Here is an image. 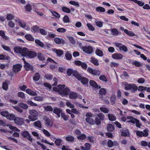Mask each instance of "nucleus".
<instances>
[{"label": "nucleus", "instance_id": "nucleus-55", "mask_svg": "<svg viewBox=\"0 0 150 150\" xmlns=\"http://www.w3.org/2000/svg\"><path fill=\"white\" fill-rule=\"evenodd\" d=\"M69 3L72 5L76 6L78 7L79 6V3L77 2H76L74 1H70L69 2Z\"/></svg>", "mask_w": 150, "mask_h": 150}, {"label": "nucleus", "instance_id": "nucleus-22", "mask_svg": "<svg viewBox=\"0 0 150 150\" xmlns=\"http://www.w3.org/2000/svg\"><path fill=\"white\" fill-rule=\"evenodd\" d=\"M69 98L70 99H75L78 98L80 99L82 98V96L81 95L77 96V94H69Z\"/></svg>", "mask_w": 150, "mask_h": 150}, {"label": "nucleus", "instance_id": "nucleus-26", "mask_svg": "<svg viewBox=\"0 0 150 150\" xmlns=\"http://www.w3.org/2000/svg\"><path fill=\"white\" fill-rule=\"evenodd\" d=\"M90 85L95 88H97L98 86L96 83L93 80H91L89 81Z\"/></svg>", "mask_w": 150, "mask_h": 150}, {"label": "nucleus", "instance_id": "nucleus-5", "mask_svg": "<svg viewBox=\"0 0 150 150\" xmlns=\"http://www.w3.org/2000/svg\"><path fill=\"white\" fill-rule=\"evenodd\" d=\"M86 116V121L87 122L93 125L95 124V121L91 118L93 117V115L91 113H87Z\"/></svg>", "mask_w": 150, "mask_h": 150}, {"label": "nucleus", "instance_id": "nucleus-56", "mask_svg": "<svg viewBox=\"0 0 150 150\" xmlns=\"http://www.w3.org/2000/svg\"><path fill=\"white\" fill-rule=\"evenodd\" d=\"M146 87H144L140 86H139L138 87V89L137 90H138L139 91H143L146 90Z\"/></svg>", "mask_w": 150, "mask_h": 150}, {"label": "nucleus", "instance_id": "nucleus-33", "mask_svg": "<svg viewBox=\"0 0 150 150\" xmlns=\"http://www.w3.org/2000/svg\"><path fill=\"white\" fill-rule=\"evenodd\" d=\"M38 59L41 61H43L45 60V58L43 55L40 53H38Z\"/></svg>", "mask_w": 150, "mask_h": 150}, {"label": "nucleus", "instance_id": "nucleus-27", "mask_svg": "<svg viewBox=\"0 0 150 150\" xmlns=\"http://www.w3.org/2000/svg\"><path fill=\"white\" fill-rule=\"evenodd\" d=\"M73 75L75 76L77 79L79 80H80L81 77H82L80 74L76 71H74V72L73 73Z\"/></svg>", "mask_w": 150, "mask_h": 150}, {"label": "nucleus", "instance_id": "nucleus-59", "mask_svg": "<svg viewBox=\"0 0 150 150\" xmlns=\"http://www.w3.org/2000/svg\"><path fill=\"white\" fill-rule=\"evenodd\" d=\"M15 23L12 21H10L8 23V25L11 28H13L15 26Z\"/></svg>", "mask_w": 150, "mask_h": 150}, {"label": "nucleus", "instance_id": "nucleus-37", "mask_svg": "<svg viewBox=\"0 0 150 150\" xmlns=\"http://www.w3.org/2000/svg\"><path fill=\"white\" fill-rule=\"evenodd\" d=\"M95 52L96 54L98 56L101 57L103 55V53L102 51L99 49L96 50Z\"/></svg>", "mask_w": 150, "mask_h": 150}, {"label": "nucleus", "instance_id": "nucleus-13", "mask_svg": "<svg viewBox=\"0 0 150 150\" xmlns=\"http://www.w3.org/2000/svg\"><path fill=\"white\" fill-rule=\"evenodd\" d=\"M87 70L89 72L92 74L94 75H98L100 74V71L99 70H93L92 69L90 68H88Z\"/></svg>", "mask_w": 150, "mask_h": 150}, {"label": "nucleus", "instance_id": "nucleus-6", "mask_svg": "<svg viewBox=\"0 0 150 150\" xmlns=\"http://www.w3.org/2000/svg\"><path fill=\"white\" fill-rule=\"evenodd\" d=\"M149 130L146 129L143 131V132L140 131L135 130L134 132H136L137 136L139 137L147 136L148 135Z\"/></svg>", "mask_w": 150, "mask_h": 150}, {"label": "nucleus", "instance_id": "nucleus-63", "mask_svg": "<svg viewBox=\"0 0 150 150\" xmlns=\"http://www.w3.org/2000/svg\"><path fill=\"white\" fill-rule=\"evenodd\" d=\"M95 23L96 25L100 28L102 27L103 26V23L101 21H96Z\"/></svg>", "mask_w": 150, "mask_h": 150}, {"label": "nucleus", "instance_id": "nucleus-12", "mask_svg": "<svg viewBox=\"0 0 150 150\" xmlns=\"http://www.w3.org/2000/svg\"><path fill=\"white\" fill-rule=\"evenodd\" d=\"M74 64L76 65L81 66V67L84 69H86L87 68L86 64L84 62H82L80 61H75L74 62Z\"/></svg>", "mask_w": 150, "mask_h": 150}, {"label": "nucleus", "instance_id": "nucleus-35", "mask_svg": "<svg viewBox=\"0 0 150 150\" xmlns=\"http://www.w3.org/2000/svg\"><path fill=\"white\" fill-rule=\"evenodd\" d=\"M25 37L27 40L29 41H33L34 40V38L30 34L26 35Z\"/></svg>", "mask_w": 150, "mask_h": 150}, {"label": "nucleus", "instance_id": "nucleus-62", "mask_svg": "<svg viewBox=\"0 0 150 150\" xmlns=\"http://www.w3.org/2000/svg\"><path fill=\"white\" fill-rule=\"evenodd\" d=\"M61 116L65 121L67 120L69 118V116L64 113L61 114Z\"/></svg>", "mask_w": 150, "mask_h": 150}, {"label": "nucleus", "instance_id": "nucleus-54", "mask_svg": "<svg viewBox=\"0 0 150 150\" xmlns=\"http://www.w3.org/2000/svg\"><path fill=\"white\" fill-rule=\"evenodd\" d=\"M26 11L27 12H30L32 9V7L30 4L26 5L25 7Z\"/></svg>", "mask_w": 150, "mask_h": 150}, {"label": "nucleus", "instance_id": "nucleus-23", "mask_svg": "<svg viewBox=\"0 0 150 150\" xmlns=\"http://www.w3.org/2000/svg\"><path fill=\"white\" fill-rule=\"evenodd\" d=\"M124 32L127 35L130 36H135V34L132 31H129L127 29L124 30Z\"/></svg>", "mask_w": 150, "mask_h": 150}, {"label": "nucleus", "instance_id": "nucleus-42", "mask_svg": "<svg viewBox=\"0 0 150 150\" xmlns=\"http://www.w3.org/2000/svg\"><path fill=\"white\" fill-rule=\"evenodd\" d=\"M91 62L96 65H98L99 64L98 60L95 58H91Z\"/></svg>", "mask_w": 150, "mask_h": 150}, {"label": "nucleus", "instance_id": "nucleus-31", "mask_svg": "<svg viewBox=\"0 0 150 150\" xmlns=\"http://www.w3.org/2000/svg\"><path fill=\"white\" fill-rule=\"evenodd\" d=\"M54 41L57 44H59L62 42H64V40L62 39L57 38H55L54 39Z\"/></svg>", "mask_w": 150, "mask_h": 150}, {"label": "nucleus", "instance_id": "nucleus-60", "mask_svg": "<svg viewBox=\"0 0 150 150\" xmlns=\"http://www.w3.org/2000/svg\"><path fill=\"white\" fill-rule=\"evenodd\" d=\"M0 114L2 116L6 117L7 118L8 114V112L7 111H4L1 112Z\"/></svg>", "mask_w": 150, "mask_h": 150}, {"label": "nucleus", "instance_id": "nucleus-18", "mask_svg": "<svg viewBox=\"0 0 150 150\" xmlns=\"http://www.w3.org/2000/svg\"><path fill=\"white\" fill-rule=\"evenodd\" d=\"M36 55L37 53L36 52L30 51H28L27 56H28L30 58H33L36 56Z\"/></svg>", "mask_w": 150, "mask_h": 150}, {"label": "nucleus", "instance_id": "nucleus-21", "mask_svg": "<svg viewBox=\"0 0 150 150\" xmlns=\"http://www.w3.org/2000/svg\"><path fill=\"white\" fill-rule=\"evenodd\" d=\"M52 50L54 52L56 53L58 56H60L63 54V52L62 50H57L55 48L52 49Z\"/></svg>", "mask_w": 150, "mask_h": 150}, {"label": "nucleus", "instance_id": "nucleus-1", "mask_svg": "<svg viewBox=\"0 0 150 150\" xmlns=\"http://www.w3.org/2000/svg\"><path fill=\"white\" fill-rule=\"evenodd\" d=\"M14 51L17 53H20L22 55L24 56H27L28 50L26 47L21 48L18 47H15L14 48Z\"/></svg>", "mask_w": 150, "mask_h": 150}, {"label": "nucleus", "instance_id": "nucleus-15", "mask_svg": "<svg viewBox=\"0 0 150 150\" xmlns=\"http://www.w3.org/2000/svg\"><path fill=\"white\" fill-rule=\"evenodd\" d=\"M65 86V85H59L57 86V87H54L53 88V90L57 92L62 91V88H64Z\"/></svg>", "mask_w": 150, "mask_h": 150}, {"label": "nucleus", "instance_id": "nucleus-2", "mask_svg": "<svg viewBox=\"0 0 150 150\" xmlns=\"http://www.w3.org/2000/svg\"><path fill=\"white\" fill-rule=\"evenodd\" d=\"M122 86L124 87L126 90L132 89L134 91H136L138 89V87L135 84H129L126 82H122Z\"/></svg>", "mask_w": 150, "mask_h": 150}, {"label": "nucleus", "instance_id": "nucleus-32", "mask_svg": "<svg viewBox=\"0 0 150 150\" xmlns=\"http://www.w3.org/2000/svg\"><path fill=\"white\" fill-rule=\"evenodd\" d=\"M109 119L111 121H113L116 120V117L112 114H108V115Z\"/></svg>", "mask_w": 150, "mask_h": 150}, {"label": "nucleus", "instance_id": "nucleus-39", "mask_svg": "<svg viewBox=\"0 0 150 150\" xmlns=\"http://www.w3.org/2000/svg\"><path fill=\"white\" fill-rule=\"evenodd\" d=\"M99 79L100 80L105 82H107L108 81L107 78L104 75H100Z\"/></svg>", "mask_w": 150, "mask_h": 150}, {"label": "nucleus", "instance_id": "nucleus-47", "mask_svg": "<svg viewBox=\"0 0 150 150\" xmlns=\"http://www.w3.org/2000/svg\"><path fill=\"white\" fill-rule=\"evenodd\" d=\"M66 138L67 141L69 142H72L74 139V137L70 135L66 137Z\"/></svg>", "mask_w": 150, "mask_h": 150}, {"label": "nucleus", "instance_id": "nucleus-16", "mask_svg": "<svg viewBox=\"0 0 150 150\" xmlns=\"http://www.w3.org/2000/svg\"><path fill=\"white\" fill-rule=\"evenodd\" d=\"M62 110L61 109L56 108L54 109L53 112L57 115L58 118L60 117V114L62 113Z\"/></svg>", "mask_w": 150, "mask_h": 150}, {"label": "nucleus", "instance_id": "nucleus-61", "mask_svg": "<svg viewBox=\"0 0 150 150\" xmlns=\"http://www.w3.org/2000/svg\"><path fill=\"white\" fill-rule=\"evenodd\" d=\"M57 32L60 33H65L66 30L65 29L63 28H59L57 29Z\"/></svg>", "mask_w": 150, "mask_h": 150}, {"label": "nucleus", "instance_id": "nucleus-41", "mask_svg": "<svg viewBox=\"0 0 150 150\" xmlns=\"http://www.w3.org/2000/svg\"><path fill=\"white\" fill-rule=\"evenodd\" d=\"M35 42L37 44L41 47H44V44L39 40H35Z\"/></svg>", "mask_w": 150, "mask_h": 150}, {"label": "nucleus", "instance_id": "nucleus-44", "mask_svg": "<svg viewBox=\"0 0 150 150\" xmlns=\"http://www.w3.org/2000/svg\"><path fill=\"white\" fill-rule=\"evenodd\" d=\"M111 31L112 33V34L114 35H117L119 34L118 31L116 29H111Z\"/></svg>", "mask_w": 150, "mask_h": 150}, {"label": "nucleus", "instance_id": "nucleus-38", "mask_svg": "<svg viewBox=\"0 0 150 150\" xmlns=\"http://www.w3.org/2000/svg\"><path fill=\"white\" fill-rule=\"evenodd\" d=\"M65 56L66 59L67 60H70L71 59V54L69 52H66Z\"/></svg>", "mask_w": 150, "mask_h": 150}, {"label": "nucleus", "instance_id": "nucleus-51", "mask_svg": "<svg viewBox=\"0 0 150 150\" xmlns=\"http://www.w3.org/2000/svg\"><path fill=\"white\" fill-rule=\"evenodd\" d=\"M67 37L69 41L72 44H75V41L73 37L70 36H68Z\"/></svg>", "mask_w": 150, "mask_h": 150}, {"label": "nucleus", "instance_id": "nucleus-3", "mask_svg": "<svg viewBox=\"0 0 150 150\" xmlns=\"http://www.w3.org/2000/svg\"><path fill=\"white\" fill-rule=\"evenodd\" d=\"M14 21L16 24H18L21 27L27 30H29L30 28L28 25H27L26 22L22 21L18 18L14 19Z\"/></svg>", "mask_w": 150, "mask_h": 150}, {"label": "nucleus", "instance_id": "nucleus-9", "mask_svg": "<svg viewBox=\"0 0 150 150\" xmlns=\"http://www.w3.org/2000/svg\"><path fill=\"white\" fill-rule=\"evenodd\" d=\"M14 122L17 125H21L24 123V119L23 118L16 117L14 119Z\"/></svg>", "mask_w": 150, "mask_h": 150}, {"label": "nucleus", "instance_id": "nucleus-49", "mask_svg": "<svg viewBox=\"0 0 150 150\" xmlns=\"http://www.w3.org/2000/svg\"><path fill=\"white\" fill-rule=\"evenodd\" d=\"M62 11L65 12H66L67 13H69L71 11V10L68 8H67V7H62Z\"/></svg>", "mask_w": 150, "mask_h": 150}, {"label": "nucleus", "instance_id": "nucleus-34", "mask_svg": "<svg viewBox=\"0 0 150 150\" xmlns=\"http://www.w3.org/2000/svg\"><path fill=\"white\" fill-rule=\"evenodd\" d=\"M40 78V76L39 74L38 73H36L35 75L33 77V80L35 81H38Z\"/></svg>", "mask_w": 150, "mask_h": 150}, {"label": "nucleus", "instance_id": "nucleus-53", "mask_svg": "<svg viewBox=\"0 0 150 150\" xmlns=\"http://www.w3.org/2000/svg\"><path fill=\"white\" fill-rule=\"evenodd\" d=\"M45 123L47 127H51L52 125V123L49 119H47L46 120Z\"/></svg>", "mask_w": 150, "mask_h": 150}, {"label": "nucleus", "instance_id": "nucleus-17", "mask_svg": "<svg viewBox=\"0 0 150 150\" xmlns=\"http://www.w3.org/2000/svg\"><path fill=\"white\" fill-rule=\"evenodd\" d=\"M112 57L114 59H122L123 58V55L120 54L116 53L113 54Z\"/></svg>", "mask_w": 150, "mask_h": 150}, {"label": "nucleus", "instance_id": "nucleus-46", "mask_svg": "<svg viewBox=\"0 0 150 150\" xmlns=\"http://www.w3.org/2000/svg\"><path fill=\"white\" fill-rule=\"evenodd\" d=\"M34 125L35 126L38 128H41L42 125L40 121H37L34 123Z\"/></svg>", "mask_w": 150, "mask_h": 150}, {"label": "nucleus", "instance_id": "nucleus-14", "mask_svg": "<svg viewBox=\"0 0 150 150\" xmlns=\"http://www.w3.org/2000/svg\"><path fill=\"white\" fill-rule=\"evenodd\" d=\"M121 134L122 136L123 137H128L129 136V130L128 129L124 130L121 129L120 130Z\"/></svg>", "mask_w": 150, "mask_h": 150}, {"label": "nucleus", "instance_id": "nucleus-10", "mask_svg": "<svg viewBox=\"0 0 150 150\" xmlns=\"http://www.w3.org/2000/svg\"><path fill=\"white\" fill-rule=\"evenodd\" d=\"M22 59L24 61V63L25 64L24 66L26 70L27 71H33V67L25 61L24 59Z\"/></svg>", "mask_w": 150, "mask_h": 150}, {"label": "nucleus", "instance_id": "nucleus-50", "mask_svg": "<svg viewBox=\"0 0 150 150\" xmlns=\"http://www.w3.org/2000/svg\"><path fill=\"white\" fill-rule=\"evenodd\" d=\"M19 106L25 109H26L28 108V106L26 104L22 103H21L19 104Z\"/></svg>", "mask_w": 150, "mask_h": 150}, {"label": "nucleus", "instance_id": "nucleus-25", "mask_svg": "<svg viewBox=\"0 0 150 150\" xmlns=\"http://www.w3.org/2000/svg\"><path fill=\"white\" fill-rule=\"evenodd\" d=\"M81 83L84 85H87L88 82V79L84 77H81L80 79Z\"/></svg>", "mask_w": 150, "mask_h": 150}, {"label": "nucleus", "instance_id": "nucleus-20", "mask_svg": "<svg viewBox=\"0 0 150 150\" xmlns=\"http://www.w3.org/2000/svg\"><path fill=\"white\" fill-rule=\"evenodd\" d=\"M127 120H129L127 121V122H130L133 124L135 123L136 121L137 120V119L135 118H134L133 117L130 116H127Z\"/></svg>", "mask_w": 150, "mask_h": 150}, {"label": "nucleus", "instance_id": "nucleus-40", "mask_svg": "<svg viewBox=\"0 0 150 150\" xmlns=\"http://www.w3.org/2000/svg\"><path fill=\"white\" fill-rule=\"evenodd\" d=\"M62 90L63 94H69L70 93V90L67 87H64V88H62Z\"/></svg>", "mask_w": 150, "mask_h": 150}, {"label": "nucleus", "instance_id": "nucleus-8", "mask_svg": "<svg viewBox=\"0 0 150 150\" xmlns=\"http://www.w3.org/2000/svg\"><path fill=\"white\" fill-rule=\"evenodd\" d=\"M82 50L84 52L88 54H90L93 52V49L91 46H84L82 47Z\"/></svg>", "mask_w": 150, "mask_h": 150}, {"label": "nucleus", "instance_id": "nucleus-4", "mask_svg": "<svg viewBox=\"0 0 150 150\" xmlns=\"http://www.w3.org/2000/svg\"><path fill=\"white\" fill-rule=\"evenodd\" d=\"M29 113L30 115L28 117V118L32 121H34L36 120L38 114L37 112L35 110H30Z\"/></svg>", "mask_w": 150, "mask_h": 150}, {"label": "nucleus", "instance_id": "nucleus-43", "mask_svg": "<svg viewBox=\"0 0 150 150\" xmlns=\"http://www.w3.org/2000/svg\"><path fill=\"white\" fill-rule=\"evenodd\" d=\"M66 104L68 107L71 108H74V105L72 104L69 101L67 100L66 102Z\"/></svg>", "mask_w": 150, "mask_h": 150}, {"label": "nucleus", "instance_id": "nucleus-29", "mask_svg": "<svg viewBox=\"0 0 150 150\" xmlns=\"http://www.w3.org/2000/svg\"><path fill=\"white\" fill-rule=\"evenodd\" d=\"M14 16L11 13H8L7 14L6 18L9 21H11L13 19H14Z\"/></svg>", "mask_w": 150, "mask_h": 150}, {"label": "nucleus", "instance_id": "nucleus-28", "mask_svg": "<svg viewBox=\"0 0 150 150\" xmlns=\"http://www.w3.org/2000/svg\"><path fill=\"white\" fill-rule=\"evenodd\" d=\"M73 75L75 76L77 79L79 80H80L81 77H82L80 74L76 71H74V72L73 73Z\"/></svg>", "mask_w": 150, "mask_h": 150}, {"label": "nucleus", "instance_id": "nucleus-48", "mask_svg": "<svg viewBox=\"0 0 150 150\" xmlns=\"http://www.w3.org/2000/svg\"><path fill=\"white\" fill-rule=\"evenodd\" d=\"M86 137V135L84 134H81L79 136H77V138L83 140Z\"/></svg>", "mask_w": 150, "mask_h": 150}, {"label": "nucleus", "instance_id": "nucleus-7", "mask_svg": "<svg viewBox=\"0 0 150 150\" xmlns=\"http://www.w3.org/2000/svg\"><path fill=\"white\" fill-rule=\"evenodd\" d=\"M116 47H119L120 51H123L125 52H127L128 50L127 47L125 45H122L120 43H115Z\"/></svg>", "mask_w": 150, "mask_h": 150}, {"label": "nucleus", "instance_id": "nucleus-19", "mask_svg": "<svg viewBox=\"0 0 150 150\" xmlns=\"http://www.w3.org/2000/svg\"><path fill=\"white\" fill-rule=\"evenodd\" d=\"M21 66L19 64H16L14 65L13 67V70L14 72H17L21 70Z\"/></svg>", "mask_w": 150, "mask_h": 150}, {"label": "nucleus", "instance_id": "nucleus-11", "mask_svg": "<svg viewBox=\"0 0 150 150\" xmlns=\"http://www.w3.org/2000/svg\"><path fill=\"white\" fill-rule=\"evenodd\" d=\"M22 135L24 138H26L30 141L32 142V138L28 132L25 131L22 132Z\"/></svg>", "mask_w": 150, "mask_h": 150}, {"label": "nucleus", "instance_id": "nucleus-58", "mask_svg": "<svg viewBox=\"0 0 150 150\" xmlns=\"http://www.w3.org/2000/svg\"><path fill=\"white\" fill-rule=\"evenodd\" d=\"M86 25L89 29L92 31H94L95 30V28L90 23H87Z\"/></svg>", "mask_w": 150, "mask_h": 150}, {"label": "nucleus", "instance_id": "nucleus-57", "mask_svg": "<svg viewBox=\"0 0 150 150\" xmlns=\"http://www.w3.org/2000/svg\"><path fill=\"white\" fill-rule=\"evenodd\" d=\"M9 128L11 130L13 131H17V132H20V130L18 129L16 127L13 126H9Z\"/></svg>", "mask_w": 150, "mask_h": 150}, {"label": "nucleus", "instance_id": "nucleus-30", "mask_svg": "<svg viewBox=\"0 0 150 150\" xmlns=\"http://www.w3.org/2000/svg\"><path fill=\"white\" fill-rule=\"evenodd\" d=\"M15 118V116L14 115L12 114H8L6 118L10 120H14Z\"/></svg>", "mask_w": 150, "mask_h": 150}, {"label": "nucleus", "instance_id": "nucleus-45", "mask_svg": "<svg viewBox=\"0 0 150 150\" xmlns=\"http://www.w3.org/2000/svg\"><path fill=\"white\" fill-rule=\"evenodd\" d=\"M96 10L98 12L99 11L103 12H104L105 11V9L104 8L100 6H99L96 8Z\"/></svg>", "mask_w": 150, "mask_h": 150}, {"label": "nucleus", "instance_id": "nucleus-64", "mask_svg": "<svg viewBox=\"0 0 150 150\" xmlns=\"http://www.w3.org/2000/svg\"><path fill=\"white\" fill-rule=\"evenodd\" d=\"M42 132L45 135V136L48 137L50 136V133L47 130L45 129H43L42 130Z\"/></svg>", "mask_w": 150, "mask_h": 150}, {"label": "nucleus", "instance_id": "nucleus-36", "mask_svg": "<svg viewBox=\"0 0 150 150\" xmlns=\"http://www.w3.org/2000/svg\"><path fill=\"white\" fill-rule=\"evenodd\" d=\"M107 130L108 131L112 132L114 129V127L111 124H108L107 127Z\"/></svg>", "mask_w": 150, "mask_h": 150}, {"label": "nucleus", "instance_id": "nucleus-24", "mask_svg": "<svg viewBox=\"0 0 150 150\" xmlns=\"http://www.w3.org/2000/svg\"><path fill=\"white\" fill-rule=\"evenodd\" d=\"M0 35L3 38L6 40L9 39V38L8 36L5 35V32L3 30H1L0 31Z\"/></svg>", "mask_w": 150, "mask_h": 150}, {"label": "nucleus", "instance_id": "nucleus-52", "mask_svg": "<svg viewBox=\"0 0 150 150\" xmlns=\"http://www.w3.org/2000/svg\"><path fill=\"white\" fill-rule=\"evenodd\" d=\"M44 108L45 110L47 111H52L53 110V108L52 107L50 106L44 107Z\"/></svg>", "mask_w": 150, "mask_h": 150}]
</instances>
